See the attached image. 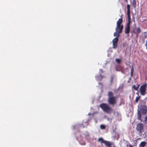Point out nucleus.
<instances>
[{
  "label": "nucleus",
  "instance_id": "17",
  "mask_svg": "<svg viewBox=\"0 0 147 147\" xmlns=\"http://www.w3.org/2000/svg\"><path fill=\"white\" fill-rule=\"evenodd\" d=\"M139 86L138 85L137 86H136L135 85H134L132 86V88L136 90H138L139 88Z\"/></svg>",
  "mask_w": 147,
  "mask_h": 147
},
{
  "label": "nucleus",
  "instance_id": "7",
  "mask_svg": "<svg viewBox=\"0 0 147 147\" xmlns=\"http://www.w3.org/2000/svg\"><path fill=\"white\" fill-rule=\"evenodd\" d=\"M123 28V25H121V26H116L115 30L116 32L121 33L122 32Z\"/></svg>",
  "mask_w": 147,
  "mask_h": 147
},
{
  "label": "nucleus",
  "instance_id": "26",
  "mask_svg": "<svg viewBox=\"0 0 147 147\" xmlns=\"http://www.w3.org/2000/svg\"><path fill=\"white\" fill-rule=\"evenodd\" d=\"M144 37L145 38H146L147 37V32H145L144 33Z\"/></svg>",
  "mask_w": 147,
  "mask_h": 147
},
{
  "label": "nucleus",
  "instance_id": "10",
  "mask_svg": "<svg viewBox=\"0 0 147 147\" xmlns=\"http://www.w3.org/2000/svg\"><path fill=\"white\" fill-rule=\"evenodd\" d=\"M104 144L107 147H111L112 143L106 140Z\"/></svg>",
  "mask_w": 147,
  "mask_h": 147
},
{
  "label": "nucleus",
  "instance_id": "25",
  "mask_svg": "<svg viewBox=\"0 0 147 147\" xmlns=\"http://www.w3.org/2000/svg\"><path fill=\"white\" fill-rule=\"evenodd\" d=\"M114 79V76H112L111 77V79L110 82L111 84L113 82Z\"/></svg>",
  "mask_w": 147,
  "mask_h": 147
},
{
  "label": "nucleus",
  "instance_id": "33",
  "mask_svg": "<svg viewBox=\"0 0 147 147\" xmlns=\"http://www.w3.org/2000/svg\"><path fill=\"white\" fill-rule=\"evenodd\" d=\"M139 139H140V138H138V139H137V140H139Z\"/></svg>",
  "mask_w": 147,
  "mask_h": 147
},
{
  "label": "nucleus",
  "instance_id": "21",
  "mask_svg": "<svg viewBox=\"0 0 147 147\" xmlns=\"http://www.w3.org/2000/svg\"><path fill=\"white\" fill-rule=\"evenodd\" d=\"M100 128L101 129H105L106 128V126L104 125H100Z\"/></svg>",
  "mask_w": 147,
  "mask_h": 147
},
{
  "label": "nucleus",
  "instance_id": "5",
  "mask_svg": "<svg viewBox=\"0 0 147 147\" xmlns=\"http://www.w3.org/2000/svg\"><path fill=\"white\" fill-rule=\"evenodd\" d=\"M140 113L143 115H145L147 113V107L145 106H143L141 107L140 109Z\"/></svg>",
  "mask_w": 147,
  "mask_h": 147
},
{
  "label": "nucleus",
  "instance_id": "30",
  "mask_svg": "<svg viewBox=\"0 0 147 147\" xmlns=\"http://www.w3.org/2000/svg\"><path fill=\"white\" fill-rule=\"evenodd\" d=\"M129 147H133V146L130 144L129 145Z\"/></svg>",
  "mask_w": 147,
  "mask_h": 147
},
{
  "label": "nucleus",
  "instance_id": "22",
  "mask_svg": "<svg viewBox=\"0 0 147 147\" xmlns=\"http://www.w3.org/2000/svg\"><path fill=\"white\" fill-rule=\"evenodd\" d=\"M131 21L128 20V22L127 24L126 27H130V24Z\"/></svg>",
  "mask_w": 147,
  "mask_h": 147
},
{
  "label": "nucleus",
  "instance_id": "19",
  "mask_svg": "<svg viewBox=\"0 0 147 147\" xmlns=\"http://www.w3.org/2000/svg\"><path fill=\"white\" fill-rule=\"evenodd\" d=\"M136 32L137 34H138L140 33L141 32V30L140 28L139 27H138L136 29Z\"/></svg>",
  "mask_w": 147,
  "mask_h": 147
},
{
  "label": "nucleus",
  "instance_id": "3",
  "mask_svg": "<svg viewBox=\"0 0 147 147\" xmlns=\"http://www.w3.org/2000/svg\"><path fill=\"white\" fill-rule=\"evenodd\" d=\"M146 87L147 84H145L140 86L139 90L141 95L144 96L145 94L146 90Z\"/></svg>",
  "mask_w": 147,
  "mask_h": 147
},
{
  "label": "nucleus",
  "instance_id": "16",
  "mask_svg": "<svg viewBox=\"0 0 147 147\" xmlns=\"http://www.w3.org/2000/svg\"><path fill=\"white\" fill-rule=\"evenodd\" d=\"M119 34H120V33H119L118 32H116L114 33V36H116V37H117L119 38Z\"/></svg>",
  "mask_w": 147,
  "mask_h": 147
},
{
  "label": "nucleus",
  "instance_id": "14",
  "mask_svg": "<svg viewBox=\"0 0 147 147\" xmlns=\"http://www.w3.org/2000/svg\"><path fill=\"white\" fill-rule=\"evenodd\" d=\"M106 140H104V139L102 138H98V142H100V143H104Z\"/></svg>",
  "mask_w": 147,
  "mask_h": 147
},
{
  "label": "nucleus",
  "instance_id": "32",
  "mask_svg": "<svg viewBox=\"0 0 147 147\" xmlns=\"http://www.w3.org/2000/svg\"><path fill=\"white\" fill-rule=\"evenodd\" d=\"M125 1L127 2V3L128 2V0H125Z\"/></svg>",
  "mask_w": 147,
  "mask_h": 147
},
{
  "label": "nucleus",
  "instance_id": "18",
  "mask_svg": "<svg viewBox=\"0 0 147 147\" xmlns=\"http://www.w3.org/2000/svg\"><path fill=\"white\" fill-rule=\"evenodd\" d=\"M136 0H133L132 2V5L134 8H136Z\"/></svg>",
  "mask_w": 147,
  "mask_h": 147
},
{
  "label": "nucleus",
  "instance_id": "8",
  "mask_svg": "<svg viewBox=\"0 0 147 147\" xmlns=\"http://www.w3.org/2000/svg\"><path fill=\"white\" fill-rule=\"evenodd\" d=\"M118 41V38L117 37H116L113 40V47L114 48L116 49L117 47Z\"/></svg>",
  "mask_w": 147,
  "mask_h": 147
},
{
  "label": "nucleus",
  "instance_id": "6",
  "mask_svg": "<svg viewBox=\"0 0 147 147\" xmlns=\"http://www.w3.org/2000/svg\"><path fill=\"white\" fill-rule=\"evenodd\" d=\"M130 6L129 4L127 5V16L128 20L131 21V18L130 16Z\"/></svg>",
  "mask_w": 147,
  "mask_h": 147
},
{
  "label": "nucleus",
  "instance_id": "1",
  "mask_svg": "<svg viewBox=\"0 0 147 147\" xmlns=\"http://www.w3.org/2000/svg\"><path fill=\"white\" fill-rule=\"evenodd\" d=\"M99 106L103 111L108 114H111L113 111V109L106 103H101Z\"/></svg>",
  "mask_w": 147,
  "mask_h": 147
},
{
  "label": "nucleus",
  "instance_id": "31",
  "mask_svg": "<svg viewBox=\"0 0 147 147\" xmlns=\"http://www.w3.org/2000/svg\"><path fill=\"white\" fill-rule=\"evenodd\" d=\"M99 76L101 77L102 78H102V76H101V75H100V76Z\"/></svg>",
  "mask_w": 147,
  "mask_h": 147
},
{
  "label": "nucleus",
  "instance_id": "9",
  "mask_svg": "<svg viewBox=\"0 0 147 147\" xmlns=\"http://www.w3.org/2000/svg\"><path fill=\"white\" fill-rule=\"evenodd\" d=\"M122 16L123 15H121V18L119 19L117 22V26H121L122 24H121L123 22Z\"/></svg>",
  "mask_w": 147,
  "mask_h": 147
},
{
  "label": "nucleus",
  "instance_id": "11",
  "mask_svg": "<svg viewBox=\"0 0 147 147\" xmlns=\"http://www.w3.org/2000/svg\"><path fill=\"white\" fill-rule=\"evenodd\" d=\"M137 116H138L137 119L138 120H140L141 121H142V119L141 118L142 116L141 115L140 112L139 111H138V112Z\"/></svg>",
  "mask_w": 147,
  "mask_h": 147
},
{
  "label": "nucleus",
  "instance_id": "12",
  "mask_svg": "<svg viewBox=\"0 0 147 147\" xmlns=\"http://www.w3.org/2000/svg\"><path fill=\"white\" fill-rule=\"evenodd\" d=\"M130 27L125 26V33L126 34H129L130 32Z\"/></svg>",
  "mask_w": 147,
  "mask_h": 147
},
{
  "label": "nucleus",
  "instance_id": "29",
  "mask_svg": "<svg viewBox=\"0 0 147 147\" xmlns=\"http://www.w3.org/2000/svg\"><path fill=\"white\" fill-rule=\"evenodd\" d=\"M146 49H147V39L146 40Z\"/></svg>",
  "mask_w": 147,
  "mask_h": 147
},
{
  "label": "nucleus",
  "instance_id": "13",
  "mask_svg": "<svg viewBox=\"0 0 147 147\" xmlns=\"http://www.w3.org/2000/svg\"><path fill=\"white\" fill-rule=\"evenodd\" d=\"M89 124V121H88L84 123H83L81 125V127L83 128L86 127Z\"/></svg>",
  "mask_w": 147,
  "mask_h": 147
},
{
  "label": "nucleus",
  "instance_id": "15",
  "mask_svg": "<svg viewBox=\"0 0 147 147\" xmlns=\"http://www.w3.org/2000/svg\"><path fill=\"white\" fill-rule=\"evenodd\" d=\"M146 144V142H142L139 145L140 147H144Z\"/></svg>",
  "mask_w": 147,
  "mask_h": 147
},
{
  "label": "nucleus",
  "instance_id": "2",
  "mask_svg": "<svg viewBox=\"0 0 147 147\" xmlns=\"http://www.w3.org/2000/svg\"><path fill=\"white\" fill-rule=\"evenodd\" d=\"M108 95L109 96L108 99V102L109 104L114 105L116 103V97L113 96L112 92L109 91L108 92Z\"/></svg>",
  "mask_w": 147,
  "mask_h": 147
},
{
  "label": "nucleus",
  "instance_id": "20",
  "mask_svg": "<svg viewBox=\"0 0 147 147\" xmlns=\"http://www.w3.org/2000/svg\"><path fill=\"white\" fill-rule=\"evenodd\" d=\"M134 69L133 67H132L131 69V77L133 76V73L134 72Z\"/></svg>",
  "mask_w": 147,
  "mask_h": 147
},
{
  "label": "nucleus",
  "instance_id": "28",
  "mask_svg": "<svg viewBox=\"0 0 147 147\" xmlns=\"http://www.w3.org/2000/svg\"><path fill=\"white\" fill-rule=\"evenodd\" d=\"M116 70L117 71H119L120 70L119 69L118 67H117L116 68Z\"/></svg>",
  "mask_w": 147,
  "mask_h": 147
},
{
  "label": "nucleus",
  "instance_id": "4",
  "mask_svg": "<svg viewBox=\"0 0 147 147\" xmlns=\"http://www.w3.org/2000/svg\"><path fill=\"white\" fill-rule=\"evenodd\" d=\"M137 131L139 134H142L143 132V125L142 123H138L136 127Z\"/></svg>",
  "mask_w": 147,
  "mask_h": 147
},
{
  "label": "nucleus",
  "instance_id": "24",
  "mask_svg": "<svg viewBox=\"0 0 147 147\" xmlns=\"http://www.w3.org/2000/svg\"><path fill=\"white\" fill-rule=\"evenodd\" d=\"M116 62L118 63H119L121 61V59H116Z\"/></svg>",
  "mask_w": 147,
  "mask_h": 147
},
{
  "label": "nucleus",
  "instance_id": "23",
  "mask_svg": "<svg viewBox=\"0 0 147 147\" xmlns=\"http://www.w3.org/2000/svg\"><path fill=\"white\" fill-rule=\"evenodd\" d=\"M140 96H138V97H137L136 98V100H135V102H136L137 103L138 102L139 100L140 99Z\"/></svg>",
  "mask_w": 147,
  "mask_h": 147
},
{
  "label": "nucleus",
  "instance_id": "27",
  "mask_svg": "<svg viewBox=\"0 0 147 147\" xmlns=\"http://www.w3.org/2000/svg\"><path fill=\"white\" fill-rule=\"evenodd\" d=\"M144 121L146 123H147V114L145 118Z\"/></svg>",
  "mask_w": 147,
  "mask_h": 147
}]
</instances>
